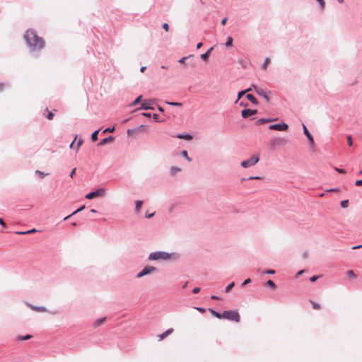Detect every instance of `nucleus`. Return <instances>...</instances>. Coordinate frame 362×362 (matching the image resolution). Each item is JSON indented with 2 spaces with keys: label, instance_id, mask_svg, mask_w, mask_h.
<instances>
[{
  "label": "nucleus",
  "instance_id": "obj_1",
  "mask_svg": "<svg viewBox=\"0 0 362 362\" xmlns=\"http://www.w3.org/2000/svg\"><path fill=\"white\" fill-rule=\"evenodd\" d=\"M24 39L28 45L33 50L41 49L44 47L43 39L38 37L34 30H28L24 35Z\"/></svg>",
  "mask_w": 362,
  "mask_h": 362
},
{
  "label": "nucleus",
  "instance_id": "obj_2",
  "mask_svg": "<svg viewBox=\"0 0 362 362\" xmlns=\"http://www.w3.org/2000/svg\"><path fill=\"white\" fill-rule=\"evenodd\" d=\"M180 258V255L177 252H167L164 251H156L151 252L148 255V260L158 261V260H173L176 261Z\"/></svg>",
  "mask_w": 362,
  "mask_h": 362
},
{
  "label": "nucleus",
  "instance_id": "obj_3",
  "mask_svg": "<svg viewBox=\"0 0 362 362\" xmlns=\"http://www.w3.org/2000/svg\"><path fill=\"white\" fill-rule=\"evenodd\" d=\"M222 318L238 322L240 321L239 313L236 310H226L222 313Z\"/></svg>",
  "mask_w": 362,
  "mask_h": 362
},
{
  "label": "nucleus",
  "instance_id": "obj_4",
  "mask_svg": "<svg viewBox=\"0 0 362 362\" xmlns=\"http://www.w3.org/2000/svg\"><path fill=\"white\" fill-rule=\"evenodd\" d=\"M259 160V156L257 154L253 155L247 160L241 162L240 165L244 168H247L255 165Z\"/></svg>",
  "mask_w": 362,
  "mask_h": 362
},
{
  "label": "nucleus",
  "instance_id": "obj_5",
  "mask_svg": "<svg viewBox=\"0 0 362 362\" xmlns=\"http://www.w3.org/2000/svg\"><path fill=\"white\" fill-rule=\"evenodd\" d=\"M157 271V269L154 267H152V266H146L143 268V269L139 272L137 274H136V277L137 278H141L146 275H148L153 272H155Z\"/></svg>",
  "mask_w": 362,
  "mask_h": 362
},
{
  "label": "nucleus",
  "instance_id": "obj_6",
  "mask_svg": "<svg viewBox=\"0 0 362 362\" xmlns=\"http://www.w3.org/2000/svg\"><path fill=\"white\" fill-rule=\"evenodd\" d=\"M105 194V190L103 188H98L96 190L91 192L86 195V198L88 199H93L97 197H103Z\"/></svg>",
  "mask_w": 362,
  "mask_h": 362
},
{
  "label": "nucleus",
  "instance_id": "obj_7",
  "mask_svg": "<svg viewBox=\"0 0 362 362\" xmlns=\"http://www.w3.org/2000/svg\"><path fill=\"white\" fill-rule=\"evenodd\" d=\"M288 126L287 124H286L284 122H281V123L271 124L269 127V129H272V130H276V131H286L288 129Z\"/></svg>",
  "mask_w": 362,
  "mask_h": 362
},
{
  "label": "nucleus",
  "instance_id": "obj_8",
  "mask_svg": "<svg viewBox=\"0 0 362 362\" xmlns=\"http://www.w3.org/2000/svg\"><path fill=\"white\" fill-rule=\"evenodd\" d=\"M252 86L258 95L262 96L267 101H269L270 98L268 96V94L265 90H264L261 88H259L254 84H252Z\"/></svg>",
  "mask_w": 362,
  "mask_h": 362
},
{
  "label": "nucleus",
  "instance_id": "obj_9",
  "mask_svg": "<svg viewBox=\"0 0 362 362\" xmlns=\"http://www.w3.org/2000/svg\"><path fill=\"white\" fill-rule=\"evenodd\" d=\"M257 113V110L245 109L242 110L241 115L244 118L255 115Z\"/></svg>",
  "mask_w": 362,
  "mask_h": 362
},
{
  "label": "nucleus",
  "instance_id": "obj_10",
  "mask_svg": "<svg viewBox=\"0 0 362 362\" xmlns=\"http://www.w3.org/2000/svg\"><path fill=\"white\" fill-rule=\"evenodd\" d=\"M303 133L306 136V137L308 138V139L310 141V144L311 146H313L314 145V139H313V136L311 135V134L309 132V131L308 130L307 127H305V124H303Z\"/></svg>",
  "mask_w": 362,
  "mask_h": 362
},
{
  "label": "nucleus",
  "instance_id": "obj_11",
  "mask_svg": "<svg viewBox=\"0 0 362 362\" xmlns=\"http://www.w3.org/2000/svg\"><path fill=\"white\" fill-rule=\"evenodd\" d=\"M152 101L151 100H144L141 105V110H154V107L151 106Z\"/></svg>",
  "mask_w": 362,
  "mask_h": 362
},
{
  "label": "nucleus",
  "instance_id": "obj_12",
  "mask_svg": "<svg viewBox=\"0 0 362 362\" xmlns=\"http://www.w3.org/2000/svg\"><path fill=\"white\" fill-rule=\"evenodd\" d=\"M32 310L37 311V312H48L47 309L44 306H35L33 305L28 303H26Z\"/></svg>",
  "mask_w": 362,
  "mask_h": 362
},
{
  "label": "nucleus",
  "instance_id": "obj_13",
  "mask_svg": "<svg viewBox=\"0 0 362 362\" xmlns=\"http://www.w3.org/2000/svg\"><path fill=\"white\" fill-rule=\"evenodd\" d=\"M173 332V329H169L166 330L165 332H164L163 333L158 334V341H162L167 336H168L170 334H171Z\"/></svg>",
  "mask_w": 362,
  "mask_h": 362
},
{
  "label": "nucleus",
  "instance_id": "obj_14",
  "mask_svg": "<svg viewBox=\"0 0 362 362\" xmlns=\"http://www.w3.org/2000/svg\"><path fill=\"white\" fill-rule=\"evenodd\" d=\"M276 119H265V118H261L256 121V125H261L264 123L270 122L272 121H275Z\"/></svg>",
  "mask_w": 362,
  "mask_h": 362
},
{
  "label": "nucleus",
  "instance_id": "obj_15",
  "mask_svg": "<svg viewBox=\"0 0 362 362\" xmlns=\"http://www.w3.org/2000/svg\"><path fill=\"white\" fill-rule=\"evenodd\" d=\"M181 172V168L175 166H172L170 168V175L172 176H175L177 173Z\"/></svg>",
  "mask_w": 362,
  "mask_h": 362
},
{
  "label": "nucleus",
  "instance_id": "obj_16",
  "mask_svg": "<svg viewBox=\"0 0 362 362\" xmlns=\"http://www.w3.org/2000/svg\"><path fill=\"white\" fill-rule=\"evenodd\" d=\"M114 139L113 136H110L107 138H105L103 139H102L100 142H99V145L100 146H103V145H105V144H107V142L109 141H112V140Z\"/></svg>",
  "mask_w": 362,
  "mask_h": 362
},
{
  "label": "nucleus",
  "instance_id": "obj_17",
  "mask_svg": "<svg viewBox=\"0 0 362 362\" xmlns=\"http://www.w3.org/2000/svg\"><path fill=\"white\" fill-rule=\"evenodd\" d=\"M177 138L179 139H184L186 140H191L192 139V136L188 134H180L177 135Z\"/></svg>",
  "mask_w": 362,
  "mask_h": 362
},
{
  "label": "nucleus",
  "instance_id": "obj_18",
  "mask_svg": "<svg viewBox=\"0 0 362 362\" xmlns=\"http://www.w3.org/2000/svg\"><path fill=\"white\" fill-rule=\"evenodd\" d=\"M106 317H100V318H98L97 319L94 323H93V326L94 327H98V326H100V325H102L105 320Z\"/></svg>",
  "mask_w": 362,
  "mask_h": 362
},
{
  "label": "nucleus",
  "instance_id": "obj_19",
  "mask_svg": "<svg viewBox=\"0 0 362 362\" xmlns=\"http://www.w3.org/2000/svg\"><path fill=\"white\" fill-rule=\"evenodd\" d=\"M246 98L253 104L257 105L258 102L257 99L252 95V94H247L246 95Z\"/></svg>",
  "mask_w": 362,
  "mask_h": 362
},
{
  "label": "nucleus",
  "instance_id": "obj_20",
  "mask_svg": "<svg viewBox=\"0 0 362 362\" xmlns=\"http://www.w3.org/2000/svg\"><path fill=\"white\" fill-rule=\"evenodd\" d=\"M84 208H85V206H81V207H79L77 210L74 211L71 214H70V215H69V216H66V217L64 218V221L67 220V219H68L69 217H71V216H73V215H74V214H77V213H78V212L81 211L82 210H83V209H84Z\"/></svg>",
  "mask_w": 362,
  "mask_h": 362
},
{
  "label": "nucleus",
  "instance_id": "obj_21",
  "mask_svg": "<svg viewBox=\"0 0 362 362\" xmlns=\"http://www.w3.org/2000/svg\"><path fill=\"white\" fill-rule=\"evenodd\" d=\"M143 204V202L141 200H137L135 202V209L136 211H139Z\"/></svg>",
  "mask_w": 362,
  "mask_h": 362
},
{
  "label": "nucleus",
  "instance_id": "obj_22",
  "mask_svg": "<svg viewBox=\"0 0 362 362\" xmlns=\"http://www.w3.org/2000/svg\"><path fill=\"white\" fill-rule=\"evenodd\" d=\"M209 311L212 313V315H213L214 316H215L216 317H217V318H218V319H221V318H222V317H223L222 314H221V313H218V312H216V311L214 310L213 309H211V308H210V309H209Z\"/></svg>",
  "mask_w": 362,
  "mask_h": 362
},
{
  "label": "nucleus",
  "instance_id": "obj_23",
  "mask_svg": "<svg viewBox=\"0 0 362 362\" xmlns=\"http://www.w3.org/2000/svg\"><path fill=\"white\" fill-rule=\"evenodd\" d=\"M213 49V47H211L210 49H208V51L204 53V54H202L201 55V58L203 59V60H206L209 57V54L211 52V51Z\"/></svg>",
  "mask_w": 362,
  "mask_h": 362
},
{
  "label": "nucleus",
  "instance_id": "obj_24",
  "mask_svg": "<svg viewBox=\"0 0 362 362\" xmlns=\"http://www.w3.org/2000/svg\"><path fill=\"white\" fill-rule=\"evenodd\" d=\"M165 103L169 105H172V106H177V107H181L182 105V103H177V102H169V101H165Z\"/></svg>",
  "mask_w": 362,
  "mask_h": 362
},
{
  "label": "nucleus",
  "instance_id": "obj_25",
  "mask_svg": "<svg viewBox=\"0 0 362 362\" xmlns=\"http://www.w3.org/2000/svg\"><path fill=\"white\" fill-rule=\"evenodd\" d=\"M269 63H270V59L269 58H266L264 62V63H263V64H262V69H264V70L267 69V68L268 65L269 64Z\"/></svg>",
  "mask_w": 362,
  "mask_h": 362
},
{
  "label": "nucleus",
  "instance_id": "obj_26",
  "mask_svg": "<svg viewBox=\"0 0 362 362\" xmlns=\"http://www.w3.org/2000/svg\"><path fill=\"white\" fill-rule=\"evenodd\" d=\"M98 132H99V130H96L95 132H93L92 135H91V139L95 141L96 140H98Z\"/></svg>",
  "mask_w": 362,
  "mask_h": 362
},
{
  "label": "nucleus",
  "instance_id": "obj_27",
  "mask_svg": "<svg viewBox=\"0 0 362 362\" xmlns=\"http://www.w3.org/2000/svg\"><path fill=\"white\" fill-rule=\"evenodd\" d=\"M147 130V126L144 124H141L136 129V132L139 131H146Z\"/></svg>",
  "mask_w": 362,
  "mask_h": 362
},
{
  "label": "nucleus",
  "instance_id": "obj_28",
  "mask_svg": "<svg viewBox=\"0 0 362 362\" xmlns=\"http://www.w3.org/2000/svg\"><path fill=\"white\" fill-rule=\"evenodd\" d=\"M181 155L185 157L188 161H191L192 159L188 156L187 152L185 150L182 151Z\"/></svg>",
  "mask_w": 362,
  "mask_h": 362
},
{
  "label": "nucleus",
  "instance_id": "obj_29",
  "mask_svg": "<svg viewBox=\"0 0 362 362\" xmlns=\"http://www.w3.org/2000/svg\"><path fill=\"white\" fill-rule=\"evenodd\" d=\"M232 44H233V38L231 37H228L227 38V41L225 45L226 47H230V46H232Z\"/></svg>",
  "mask_w": 362,
  "mask_h": 362
},
{
  "label": "nucleus",
  "instance_id": "obj_30",
  "mask_svg": "<svg viewBox=\"0 0 362 362\" xmlns=\"http://www.w3.org/2000/svg\"><path fill=\"white\" fill-rule=\"evenodd\" d=\"M347 276L349 278H356V274H354L353 270H349L346 273Z\"/></svg>",
  "mask_w": 362,
  "mask_h": 362
},
{
  "label": "nucleus",
  "instance_id": "obj_31",
  "mask_svg": "<svg viewBox=\"0 0 362 362\" xmlns=\"http://www.w3.org/2000/svg\"><path fill=\"white\" fill-rule=\"evenodd\" d=\"M235 286V283L234 282H231L230 284H229L226 287V292H229L230 290L233 288Z\"/></svg>",
  "mask_w": 362,
  "mask_h": 362
},
{
  "label": "nucleus",
  "instance_id": "obj_32",
  "mask_svg": "<svg viewBox=\"0 0 362 362\" xmlns=\"http://www.w3.org/2000/svg\"><path fill=\"white\" fill-rule=\"evenodd\" d=\"M267 285L272 288H276V284L272 280H268L267 281Z\"/></svg>",
  "mask_w": 362,
  "mask_h": 362
},
{
  "label": "nucleus",
  "instance_id": "obj_33",
  "mask_svg": "<svg viewBox=\"0 0 362 362\" xmlns=\"http://www.w3.org/2000/svg\"><path fill=\"white\" fill-rule=\"evenodd\" d=\"M141 95H139V97H137L134 101L132 103V105H136L137 104H139L141 101Z\"/></svg>",
  "mask_w": 362,
  "mask_h": 362
},
{
  "label": "nucleus",
  "instance_id": "obj_34",
  "mask_svg": "<svg viewBox=\"0 0 362 362\" xmlns=\"http://www.w3.org/2000/svg\"><path fill=\"white\" fill-rule=\"evenodd\" d=\"M245 93H246V91H245V90L240 91L238 93V100L235 101V103H237L241 98V97L243 96Z\"/></svg>",
  "mask_w": 362,
  "mask_h": 362
},
{
  "label": "nucleus",
  "instance_id": "obj_35",
  "mask_svg": "<svg viewBox=\"0 0 362 362\" xmlns=\"http://www.w3.org/2000/svg\"><path fill=\"white\" fill-rule=\"evenodd\" d=\"M349 201L348 200H343L341 202V206L342 208H346L348 207Z\"/></svg>",
  "mask_w": 362,
  "mask_h": 362
},
{
  "label": "nucleus",
  "instance_id": "obj_36",
  "mask_svg": "<svg viewBox=\"0 0 362 362\" xmlns=\"http://www.w3.org/2000/svg\"><path fill=\"white\" fill-rule=\"evenodd\" d=\"M32 337L31 335L30 334H27V335H25V336H21V337H19V339L20 340H27V339H29Z\"/></svg>",
  "mask_w": 362,
  "mask_h": 362
},
{
  "label": "nucleus",
  "instance_id": "obj_37",
  "mask_svg": "<svg viewBox=\"0 0 362 362\" xmlns=\"http://www.w3.org/2000/svg\"><path fill=\"white\" fill-rule=\"evenodd\" d=\"M192 57V55H189V56H188V57H184L181 58V59L178 61V62H179V63H180V64H185V61H186L188 58H189V57Z\"/></svg>",
  "mask_w": 362,
  "mask_h": 362
},
{
  "label": "nucleus",
  "instance_id": "obj_38",
  "mask_svg": "<svg viewBox=\"0 0 362 362\" xmlns=\"http://www.w3.org/2000/svg\"><path fill=\"white\" fill-rule=\"evenodd\" d=\"M115 130V127H108L105 129L103 130V133H106V132H113Z\"/></svg>",
  "mask_w": 362,
  "mask_h": 362
},
{
  "label": "nucleus",
  "instance_id": "obj_39",
  "mask_svg": "<svg viewBox=\"0 0 362 362\" xmlns=\"http://www.w3.org/2000/svg\"><path fill=\"white\" fill-rule=\"evenodd\" d=\"M320 5L321 9L323 10L325 6L324 0H316Z\"/></svg>",
  "mask_w": 362,
  "mask_h": 362
},
{
  "label": "nucleus",
  "instance_id": "obj_40",
  "mask_svg": "<svg viewBox=\"0 0 362 362\" xmlns=\"http://www.w3.org/2000/svg\"><path fill=\"white\" fill-rule=\"evenodd\" d=\"M35 173L39 175L41 177H44L45 176H46L47 175L42 171H40V170H36Z\"/></svg>",
  "mask_w": 362,
  "mask_h": 362
},
{
  "label": "nucleus",
  "instance_id": "obj_41",
  "mask_svg": "<svg viewBox=\"0 0 362 362\" xmlns=\"http://www.w3.org/2000/svg\"><path fill=\"white\" fill-rule=\"evenodd\" d=\"M83 139H80L78 142H77V144H76V151H78L80 148V146L82 145L83 144Z\"/></svg>",
  "mask_w": 362,
  "mask_h": 362
},
{
  "label": "nucleus",
  "instance_id": "obj_42",
  "mask_svg": "<svg viewBox=\"0 0 362 362\" xmlns=\"http://www.w3.org/2000/svg\"><path fill=\"white\" fill-rule=\"evenodd\" d=\"M250 282H251V279H250V278H248V279H245V280L243 282V284H242V286H245V285L248 284H249V283H250Z\"/></svg>",
  "mask_w": 362,
  "mask_h": 362
},
{
  "label": "nucleus",
  "instance_id": "obj_43",
  "mask_svg": "<svg viewBox=\"0 0 362 362\" xmlns=\"http://www.w3.org/2000/svg\"><path fill=\"white\" fill-rule=\"evenodd\" d=\"M347 143H348V145L349 146H351L352 145V139H351V136H347Z\"/></svg>",
  "mask_w": 362,
  "mask_h": 362
},
{
  "label": "nucleus",
  "instance_id": "obj_44",
  "mask_svg": "<svg viewBox=\"0 0 362 362\" xmlns=\"http://www.w3.org/2000/svg\"><path fill=\"white\" fill-rule=\"evenodd\" d=\"M334 170H335L337 172H338L339 173H345L344 170V169H342V168H339L335 167V168H334Z\"/></svg>",
  "mask_w": 362,
  "mask_h": 362
},
{
  "label": "nucleus",
  "instance_id": "obj_45",
  "mask_svg": "<svg viewBox=\"0 0 362 362\" xmlns=\"http://www.w3.org/2000/svg\"><path fill=\"white\" fill-rule=\"evenodd\" d=\"M264 273L268 274H275V271L272 270V269H269V270L264 271Z\"/></svg>",
  "mask_w": 362,
  "mask_h": 362
},
{
  "label": "nucleus",
  "instance_id": "obj_46",
  "mask_svg": "<svg viewBox=\"0 0 362 362\" xmlns=\"http://www.w3.org/2000/svg\"><path fill=\"white\" fill-rule=\"evenodd\" d=\"M163 28L165 30V31H168L169 30V25L168 23H165L163 24Z\"/></svg>",
  "mask_w": 362,
  "mask_h": 362
},
{
  "label": "nucleus",
  "instance_id": "obj_47",
  "mask_svg": "<svg viewBox=\"0 0 362 362\" xmlns=\"http://www.w3.org/2000/svg\"><path fill=\"white\" fill-rule=\"evenodd\" d=\"M320 276H313L310 277V280L312 282H315Z\"/></svg>",
  "mask_w": 362,
  "mask_h": 362
},
{
  "label": "nucleus",
  "instance_id": "obj_48",
  "mask_svg": "<svg viewBox=\"0 0 362 362\" xmlns=\"http://www.w3.org/2000/svg\"><path fill=\"white\" fill-rule=\"evenodd\" d=\"M53 117H54V114L52 112H49L47 115V118L48 119H52L53 118Z\"/></svg>",
  "mask_w": 362,
  "mask_h": 362
},
{
  "label": "nucleus",
  "instance_id": "obj_49",
  "mask_svg": "<svg viewBox=\"0 0 362 362\" xmlns=\"http://www.w3.org/2000/svg\"><path fill=\"white\" fill-rule=\"evenodd\" d=\"M260 179H261V177L259 176H250L248 177L247 180H260Z\"/></svg>",
  "mask_w": 362,
  "mask_h": 362
},
{
  "label": "nucleus",
  "instance_id": "obj_50",
  "mask_svg": "<svg viewBox=\"0 0 362 362\" xmlns=\"http://www.w3.org/2000/svg\"><path fill=\"white\" fill-rule=\"evenodd\" d=\"M194 308L201 313H204L206 311L205 308H203L195 307Z\"/></svg>",
  "mask_w": 362,
  "mask_h": 362
},
{
  "label": "nucleus",
  "instance_id": "obj_51",
  "mask_svg": "<svg viewBox=\"0 0 362 362\" xmlns=\"http://www.w3.org/2000/svg\"><path fill=\"white\" fill-rule=\"evenodd\" d=\"M77 137H78V136L76 135V136H75V138H74V141L71 142V144H70L69 147H70L71 148H74V143H75L76 140L77 139Z\"/></svg>",
  "mask_w": 362,
  "mask_h": 362
},
{
  "label": "nucleus",
  "instance_id": "obj_52",
  "mask_svg": "<svg viewBox=\"0 0 362 362\" xmlns=\"http://www.w3.org/2000/svg\"><path fill=\"white\" fill-rule=\"evenodd\" d=\"M313 307L314 309H319L320 308V305L316 303H313Z\"/></svg>",
  "mask_w": 362,
  "mask_h": 362
},
{
  "label": "nucleus",
  "instance_id": "obj_53",
  "mask_svg": "<svg viewBox=\"0 0 362 362\" xmlns=\"http://www.w3.org/2000/svg\"><path fill=\"white\" fill-rule=\"evenodd\" d=\"M133 132H136V129H128L127 132V134L129 135L132 134Z\"/></svg>",
  "mask_w": 362,
  "mask_h": 362
},
{
  "label": "nucleus",
  "instance_id": "obj_54",
  "mask_svg": "<svg viewBox=\"0 0 362 362\" xmlns=\"http://www.w3.org/2000/svg\"><path fill=\"white\" fill-rule=\"evenodd\" d=\"M355 185L356 186H362V180H358L356 182Z\"/></svg>",
  "mask_w": 362,
  "mask_h": 362
},
{
  "label": "nucleus",
  "instance_id": "obj_55",
  "mask_svg": "<svg viewBox=\"0 0 362 362\" xmlns=\"http://www.w3.org/2000/svg\"><path fill=\"white\" fill-rule=\"evenodd\" d=\"M199 291H200V288H198V287H196V288H194L192 290V292H193L194 293H198Z\"/></svg>",
  "mask_w": 362,
  "mask_h": 362
},
{
  "label": "nucleus",
  "instance_id": "obj_56",
  "mask_svg": "<svg viewBox=\"0 0 362 362\" xmlns=\"http://www.w3.org/2000/svg\"><path fill=\"white\" fill-rule=\"evenodd\" d=\"M142 116L146 117H151V115L150 113L143 112Z\"/></svg>",
  "mask_w": 362,
  "mask_h": 362
},
{
  "label": "nucleus",
  "instance_id": "obj_57",
  "mask_svg": "<svg viewBox=\"0 0 362 362\" xmlns=\"http://www.w3.org/2000/svg\"><path fill=\"white\" fill-rule=\"evenodd\" d=\"M152 117H153V119L156 122H158V115L154 114V115H153Z\"/></svg>",
  "mask_w": 362,
  "mask_h": 362
},
{
  "label": "nucleus",
  "instance_id": "obj_58",
  "mask_svg": "<svg viewBox=\"0 0 362 362\" xmlns=\"http://www.w3.org/2000/svg\"><path fill=\"white\" fill-rule=\"evenodd\" d=\"M362 247V244L361 245H356V246H354L352 247V250H356V249H360Z\"/></svg>",
  "mask_w": 362,
  "mask_h": 362
},
{
  "label": "nucleus",
  "instance_id": "obj_59",
  "mask_svg": "<svg viewBox=\"0 0 362 362\" xmlns=\"http://www.w3.org/2000/svg\"><path fill=\"white\" fill-rule=\"evenodd\" d=\"M35 232H36V229L33 228V229H31L30 230H27L26 231V234H30V233H35Z\"/></svg>",
  "mask_w": 362,
  "mask_h": 362
},
{
  "label": "nucleus",
  "instance_id": "obj_60",
  "mask_svg": "<svg viewBox=\"0 0 362 362\" xmlns=\"http://www.w3.org/2000/svg\"><path fill=\"white\" fill-rule=\"evenodd\" d=\"M76 168H74V169L71 170V172L70 173V177H74V174H75V172H76Z\"/></svg>",
  "mask_w": 362,
  "mask_h": 362
},
{
  "label": "nucleus",
  "instance_id": "obj_61",
  "mask_svg": "<svg viewBox=\"0 0 362 362\" xmlns=\"http://www.w3.org/2000/svg\"><path fill=\"white\" fill-rule=\"evenodd\" d=\"M16 233L18 235H25L26 231H17V232H16Z\"/></svg>",
  "mask_w": 362,
  "mask_h": 362
},
{
  "label": "nucleus",
  "instance_id": "obj_62",
  "mask_svg": "<svg viewBox=\"0 0 362 362\" xmlns=\"http://www.w3.org/2000/svg\"><path fill=\"white\" fill-rule=\"evenodd\" d=\"M226 21H227V18H224L223 19H222V21L221 22V25H224L226 24Z\"/></svg>",
  "mask_w": 362,
  "mask_h": 362
},
{
  "label": "nucleus",
  "instance_id": "obj_63",
  "mask_svg": "<svg viewBox=\"0 0 362 362\" xmlns=\"http://www.w3.org/2000/svg\"><path fill=\"white\" fill-rule=\"evenodd\" d=\"M303 272H304V270H300L299 272H298L296 276H300L301 274H303Z\"/></svg>",
  "mask_w": 362,
  "mask_h": 362
},
{
  "label": "nucleus",
  "instance_id": "obj_64",
  "mask_svg": "<svg viewBox=\"0 0 362 362\" xmlns=\"http://www.w3.org/2000/svg\"><path fill=\"white\" fill-rule=\"evenodd\" d=\"M153 216H154V213H152V214L146 215V217L149 218L153 217Z\"/></svg>",
  "mask_w": 362,
  "mask_h": 362
}]
</instances>
